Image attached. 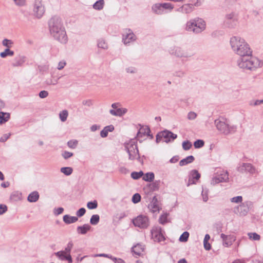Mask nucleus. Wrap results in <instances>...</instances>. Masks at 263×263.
I'll return each mask as SVG.
<instances>
[{"mask_svg": "<svg viewBox=\"0 0 263 263\" xmlns=\"http://www.w3.org/2000/svg\"><path fill=\"white\" fill-rule=\"evenodd\" d=\"M230 44L233 52L241 57L237 61L240 68L254 70L262 65L260 60L252 56V51L244 39L239 36H232L230 38Z\"/></svg>", "mask_w": 263, "mask_h": 263, "instance_id": "f257e3e1", "label": "nucleus"}, {"mask_svg": "<svg viewBox=\"0 0 263 263\" xmlns=\"http://www.w3.org/2000/svg\"><path fill=\"white\" fill-rule=\"evenodd\" d=\"M49 28L51 35L59 42L65 44L67 36L63 25L62 19L57 16L52 17L49 22Z\"/></svg>", "mask_w": 263, "mask_h": 263, "instance_id": "f03ea898", "label": "nucleus"}, {"mask_svg": "<svg viewBox=\"0 0 263 263\" xmlns=\"http://www.w3.org/2000/svg\"><path fill=\"white\" fill-rule=\"evenodd\" d=\"M205 28V23L201 18H197L189 21L186 23V29L195 33L201 32Z\"/></svg>", "mask_w": 263, "mask_h": 263, "instance_id": "7ed1b4c3", "label": "nucleus"}, {"mask_svg": "<svg viewBox=\"0 0 263 263\" xmlns=\"http://www.w3.org/2000/svg\"><path fill=\"white\" fill-rule=\"evenodd\" d=\"M125 149L128 154V159L130 160H138L140 161V157L136 142L135 140H131L125 144Z\"/></svg>", "mask_w": 263, "mask_h": 263, "instance_id": "20e7f679", "label": "nucleus"}, {"mask_svg": "<svg viewBox=\"0 0 263 263\" xmlns=\"http://www.w3.org/2000/svg\"><path fill=\"white\" fill-rule=\"evenodd\" d=\"M215 124L217 129L222 134L226 135L235 133L237 129L236 125H230L226 121L216 120Z\"/></svg>", "mask_w": 263, "mask_h": 263, "instance_id": "39448f33", "label": "nucleus"}, {"mask_svg": "<svg viewBox=\"0 0 263 263\" xmlns=\"http://www.w3.org/2000/svg\"><path fill=\"white\" fill-rule=\"evenodd\" d=\"M238 23V14L234 12L227 14L225 16L224 24L229 28H233L235 27Z\"/></svg>", "mask_w": 263, "mask_h": 263, "instance_id": "423d86ee", "label": "nucleus"}, {"mask_svg": "<svg viewBox=\"0 0 263 263\" xmlns=\"http://www.w3.org/2000/svg\"><path fill=\"white\" fill-rule=\"evenodd\" d=\"M177 137V135L173 133L172 132L169 130H164L161 133L158 134L156 136V142L158 143L160 141V138H163L164 139V141L168 143L171 141H173Z\"/></svg>", "mask_w": 263, "mask_h": 263, "instance_id": "0eeeda50", "label": "nucleus"}, {"mask_svg": "<svg viewBox=\"0 0 263 263\" xmlns=\"http://www.w3.org/2000/svg\"><path fill=\"white\" fill-rule=\"evenodd\" d=\"M133 223L136 227L145 229L149 226V220L146 216L140 215L133 220Z\"/></svg>", "mask_w": 263, "mask_h": 263, "instance_id": "6e6552de", "label": "nucleus"}, {"mask_svg": "<svg viewBox=\"0 0 263 263\" xmlns=\"http://www.w3.org/2000/svg\"><path fill=\"white\" fill-rule=\"evenodd\" d=\"M33 12V15L37 18L42 17L45 12V8L41 0H35Z\"/></svg>", "mask_w": 263, "mask_h": 263, "instance_id": "1a4fd4ad", "label": "nucleus"}, {"mask_svg": "<svg viewBox=\"0 0 263 263\" xmlns=\"http://www.w3.org/2000/svg\"><path fill=\"white\" fill-rule=\"evenodd\" d=\"M171 53L178 57H191L195 54L192 50H184L178 47H176L171 51Z\"/></svg>", "mask_w": 263, "mask_h": 263, "instance_id": "9d476101", "label": "nucleus"}, {"mask_svg": "<svg viewBox=\"0 0 263 263\" xmlns=\"http://www.w3.org/2000/svg\"><path fill=\"white\" fill-rule=\"evenodd\" d=\"M152 238L157 242H161L165 240V237L161 228L159 227H154L151 230Z\"/></svg>", "mask_w": 263, "mask_h": 263, "instance_id": "9b49d317", "label": "nucleus"}, {"mask_svg": "<svg viewBox=\"0 0 263 263\" xmlns=\"http://www.w3.org/2000/svg\"><path fill=\"white\" fill-rule=\"evenodd\" d=\"M229 179L227 172L222 171L215 176L211 180V184L215 185L220 182H227Z\"/></svg>", "mask_w": 263, "mask_h": 263, "instance_id": "f8f14e48", "label": "nucleus"}, {"mask_svg": "<svg viewBox=\"0 0 263 263\" xmlns=\"http://www.w3.org/2000/svg\"><path fill=\"white\" fill-rule=\"evenodd\" d=\"M237 171L241 173H249L253 174L255 172V168L251 163H242L238 166Z\"/></svg>", "mask_w": 263, "mask_h": 263, "instance_id": "ddd939ff", "label": "nucleus"}, {"mask_svg": "<svg viewBox=\"0 0 263 263\" xmlns=\"http://www.w3.org/2000/svg\"><path fill=\"white\" fill-rule=\"evenodd\" d=\"M123 41L125 44L129 43L136 40V37L130 29H126L125 34H123Z\"/></svg>", "mask_w": 263, "mask_h": 263, "instance_id": "4468645a", "label": "nucleus"}, {"mask_svg": "<svg viewBox=\"0 0 263 263\" xmlns=\"http://www.w3.org/2000/svg\"><path fill=\"white\" fill-rule=\"evenodd\" d=\"M248 203V202L242 203L237 206L234 210L235 212L238 213L239 215L241 216L246 215L249 211V208Z\"/></svg>", "mask_w": 263, "mask_h": 263, "instance_id": "2eb2a0df", "label": "nucleus"}, {"mask_svg": "<svg viewBox=\"0 0 263 263\" xmlns=\"http://www.w3.org/2000/svg\"><path fill=\"white\" fill-rule=\"evenodd\" d=\"M55 255L61 260H67L68 263L72 262V259L70 254H67L63 251H60L55 253Z\"/></svg>", "mask_w": 263, "mask_h": 263, "instance_id": "dca6fc26", "label": "nucleus"}, {"mask_svg": "<svg viewBox=\"0 0 263 263\" xmlns=\"http://www.w3.org/2000/svg\"><path fill=\"white\" fill-rule=\"evenodd\" d=\"M200 174L198 173V172L197 170H192L190 173V177L189 179L187 186H189L191 184H195L196 182L194 180V179L197 180L200 178Z\"/></svg>", "mask_w": 263, "mask_h": 263, "instance_id": "f3484780", "label": "nucleus"}, {"mask_svg": "<svg viewBox=\"0 0 263 263\" xmlns=\"http://www.w3.org/2000/svg\"><path fill=\"white\" fill-rule=\"evenodd\" d=\"M148 208L153 213L159 212L160 210V206L158 204V199L156 196H154L151 203L148 205Z\"/></svg>", "mask_w": 263, "mask_h": 263, "instance_id": "a211bd4d", "label": "nucleus"}, {"mask_svg": "<svg viewBox=\"0 0 263 263\" xmlns=\"http://www.w3.org/2000/svg\"><path fill=\"white\" fill-rule=\"evenodd\" d=\"M127 111V109L126 108H117L116 110L110 109L109 110V112L111 115L115 116H119L121 117L126 114Z\"/></svg>", "mask_w": 263, "mask_h": 263, "instance_id": "6ab92c4d", "label": "nucleus"}, {"mask_svg": "<svg viewBox=\"0 0 263 263\" xmlns=\"http://www.w3.org/2000/svg\"><path fill=\"white\" fill-rule=\"evenodd\" d=\"M91 229V227L88 224H85L82 226H79L77 228V232L79 234L84 235L89 231Z\"/></svg>", "mask_w": 263, "mask_h": 263, "instance_id": "aec40b11", "label": "nucleus"}, {"mask_svg": "<svg viewBox=\"0 0 263 263\" xmlns=\"http://www.w3.org/2000/svg\"><path fill=\"white\" fill-rule=\"evenodd\" d=\"M133 253L138 256H140L143 254L144 248L141 244H137L134 246L132 248Z\"/></svg>", "mask_w": 263, "mask_h": 263, "instance_id": "412c9836", "label": "nucleus"}, {"mask_svg": "<svg viewBox=\"0 0 263 263\" xmlns=\"http://www.w3.org/2000/svg\"><path fill=\"white\" fill-rule=\"evenodd\" d=\"M152 9L153 12L157 14H161L164 12L161 3L154 4Z\"/></svg>", "mask_w": 263, "mask_h": 263, "instance_id": "4be33fe9", "label": "nucleus"}, {"mask_svg": "<svg viewBox=\"0 0 263 263\" xmlns=\"http://www.w3.org/2000/svg\"><path fill=\"white\" fill-rule=\"evenodd\" d=\"M78 220L77 217L65 215L63 216V221L66 224L74 223Z\"/></svg>", "mask_w": 263, "mask_h": 263, "instance_id": "5701e85b", "label": "nucleus"}, {"mask_svg": "<svg viewBox=\"0 0 263 263\" xmlns=\"http://www.w3.org/2000/svg\"><path fill=\"white\" fill-rule=\"evenodd\" d=\"M25 62V57L24 56H19L16 57L12 63V66L17 67L22 66Z\"/></svg>", "mask_w": 263, "mask_h": 263, "instance_id": "b1692460", "label": "nucleus"}, {"mask_svg": "<svg viewBox=\"0 0 263 263\" xmlns=\"http://www.w3.org/2000/svg\"><path fill=\"white\" fill-rule=\"evenodd\" d=\"M220 236H221V238L222 239L223 244L226 247H228V246L231 245L232 244V242L235 240V239L234 238H232L231 240H230L229 241H227V239L231 238V235H226L225 234L222 233L221 234Z\"/></svg>", "mask_w": 263, "mask_h": 263, "instance_id": "393cba45", "label": "nucleus"}, {"mask_svg": "<svg viewBox=\"0 0 263 263\" xmlns=\"http://www.w3.org/2000/svg\"><path fill=\"white\" fill-rule=\"evenodd\" d=\"M150 133V129L148 127H141L137 134V138H140L143 136H148Z\"/></svg>", "mask_w": 263, "mask_h": 263, "instance_id": "a878e982", "label": "nucleus"}, {"mask_svg": "<svg viewBox=\"0 0 263 263\" xmlns=\"http://www.w3.org/2000/svg\"><path fill=\"white\" fill-rule=\"evenodd\" d=\"M194 159H195V158H194V156H191V155L189 156L186 157L185 158L182 159L179 162V165L181 166L185 165L187 164L191 163L192 162H193Z\"/></svg>", "mask_w": 263, "mask_h": 263, "instance_id": "bb28decb", "label": "nucleus"}, {"mask_svg": "<svg viewBox=\"0 0 263 263\" xmlns=\"http://www.w3.org/2000/svg\"><path fill=\"white\" fill-rule=\"evenodd\" d=\"M39 198V194L37 192L34 191L31 193L28 196V200L30 202H34Z\"/></svg>", "mask_w": 263, "mask_h": 263, "instance_id": "cd10ccee", "label": "nucleus"}, {"mask_svg": "<svg viewBox=\"0 0 263 263\" xmlns=\"http://www.w3.org/2000/svg\"><path fill=\"white\" fill-rule=\"evenodd\" d=\"M10 114L0 112V124L6 122L10 119Z\"/></svg>", "mask_w": 263, "mask_h": 263, "instance_id": "c85d7f7f", "label": "nucleus"}, {"mask_svg": "<svg viewBox=\"0 0 263 263\" xmlns=\"http://www.w3.org/2000/svg\"><path fill=\"white\" fill-rule=\"evenodd\" d=\"M155 178L154 174L153 172H149L146 173L143 177V179L145 181L152 182L154 180Z\"/></svg>", "mask_w": 263, "mask_h": 263, "instance_id": "c756f323", "label": "nucleus"}, {"mask_svg": "<svg viewBox=\"0 0 263 263\" xmlns=\"http://www.w3.org/2000/svg\"><path fill=\"white\" fill-rule=\"evenodd\" d=\"M210 239V235L209 234H206L203 240L204 248L206 250H210L211 248V245L208 242Z\"/></svg>", "mask_w": 263, "mask_h": 263, "instance_id": "7c9ffc66", "label": "nucleus"}, {"mask_svg": "<svg viewBox=\"0 0 263 263\" xmlns=\"http://www.w3.org/2000/svg\"><path fill=\"white\" fill-rule=\"evenodd\" d=\"M104 5V0L97 1L93 5V8L96 10H100L103 9Z\"/></svg>", "mask_w": 263, "mask_h": 263, "instance_id": "2f4dec72", "label": "nucleus"}, {"mask_svg": "<svg viewBox=\"0 0 263 263\" xmlns=\"http://www.w3.org/2000/svg\"><path fill=\"white\" fill-rule=\"evenodd\" d=\"M68 116V112L67 110H63L59 114V118L61 121L63 122L66 121Z\"/></svg>", "mask_w": 263, "mask_h": 263, "instance_id": "473e14b6", "label": "nucleus"}, {"mask_svg": "<svg viewBox=\"0 0 263 263\" xmlns=\"http://www.w3.org/2000/svg\"><path fill=\"white\" fill-rule=\"evenodd\" d=\"M14 54V52L11 50H10L9 48L6 49L4 51L0 53V56L3 58H5L7 56H12Z\"/></svg>", "mask_w": 263, "mask_h": 263, "instance_id": "72a5a7b5", "label": "nucleus"}, {"mask_svg": "<svg viewBox=\"0 0 263 263\" xmlns=\"http://www.w3.org/2000/svg\"><path fill=\"white\" fill-rule=\"evenodd\" d=\"M60 171L65 175L69 176L72 174L73 170L70 167H63L61 168Z\"/></svg>", "mask_w": 263, "mask_h": 263, "instance_id": "f704fd0d", "label": "nucleus"}, {"mask_svg": "<svg viewBox=\"0 0 263 263\" xmlns=\"http://www.w3.org/2000/svg\"><path fill=\"white\" fill-rule=\"evenodd\" d=\"M99 220L100 216L99 215H93L90 219V222L92 225H96L99 223Z\"/></svg>", "mask_w": 263, "mask_h": 263, "instance_id": "c9c22d12", "label": "nucleus"}, {"mask_svg": "<svg viewBox=\"0 0 263 263\" xmlns=\"http://www.w3.org/2000/svg\"><path fill=\"white\" fill-rule=\"evenodd\" d=\"M192 146V143L188 140L184 141L182 142V148L184 151L189 150Z\"/></svg>", "mask_w": 263, "mask_h": 263, "instance_id": "e433bc0d", "label": "nucleus"}, {"mask_svg": "<svg viewBox=\"0 0 263 263\" xmlns=\"http://www.w3.org/2000/svg\"><path fill=\"white\" fill-rule=\"evenodd\" d=\"M248 235L249 238L253 240H259L260 238V236L256 233H249Z\"/></svg>", "mask_w": 263, "mask_h": 263, "instance_id": "4c0bfd02", "label": "nucleus"}, {"mask_svg": "<svg viewBox=\"0 0 263 263\" xmlns=\"http://www.w3.org/2000/svg\"><path fill=\"white\" fill-rule=\"evenodd\" d=\"M143 175V173L142 171H140L139 172H134L131 174V177L134 179H138L140 177H141Z\"/></svg>", "mask_w": 263, "mask_h": 263, "instance_id": "58836bf2", "label": "nucleus"}, {"mask_svg": "<svg viewBox=\"0 0 263 263\" xmlns=\"http://www.w3.org/2000/svg\"><path fill=\"white\" fill-rule=\"evenodd\" d=\"M98 206V203L96 200L89 201L87 203V207L90 210L95 209Z\"/></svg>", "mask_w": 263, "mask_h": 263, "instance_id": "ea45409f", "label": "nucleus"}, {"mask_svg": "<svg viewBox=\"0 0 263 263\" xmlns=\"http://www.w3.org/2000/svg\"><path fill=\"white\" fill-rule=\"evenodd\" d=\"M98 46L99 48H101L104 49H107L108 48L107 43L103 39H100L98 41Z\"/></svg>", "mask_w": 263, "mask_h": 263, "instance_id": "a19ab883", "label": "nucleus"}, {"mask_svg": "<svg viewBox=\"0 0 263 263\" xmlns=\"http://www.w3.org/2000/svg\"><path fill=\"white\" fill-rule=\"evenodd\" d=\"M189 237V233L187 232H183L180 236L179 240L181 242H186Z\"/></svg>", "mask_w": 263, "mask_h": 263, "instance_id": "79ce46f5", "label": "nucleus"}, {"mask_svg": "<svg viewBox=\"0 0 263 263\" xmlns=\"http://www.w3.org/2000/svg\"><path fill=\"white\" fill-rule=\"evenodd\" d=\"M204 142L202 140H197L194 143V146L195 148H199L203 146Z\"/></svg>", "mask_w": 263, "mask_h": 263, "instance_id": "37998d69", "label": "nucleus"}, {"mask_svg": "<svg viewBox=\"0 0 263 263\" xmlns=\"http://www.w3.org/2000/svg\"><path fill=\"white\" fill-rule=\"evenodd\" d=\"M163 11L164 10H171L173 9L174 6L170 3H161Z\"/></svg>", "mask_w": 263, "mask_h": 263, "instance_id": "c03bdc74", "label": "nucleus"}, {"mask_svg": "<svg viewBox=\"0 0 263 263\" xmlns=\"http://www.w3.org/2000/svg\"><path fill=\"white\" fill-rule=\"evenodd\" d=\"M78 143V142L76 140H70L67 142V145L69 148L74 149L77 147Z\"/></svg>", "mask_w": 263, "mask_h": 263, "instance_id": "a18cd8bd", "label": "nucleus"}, {"mask_svg": "<svg viewBox=\"0 0 263 263\" xmlns=\"http://www.w3.org/2000/svg\"><path fill=\"white\" fill-rule=\"evenodd\" d=\"M141 200V196L138 193L135 194L132 197V201L134 203H137Z\"/></svg>", "mask_w": 263, "mask_h": 263, "instance_id": "49530a36", "label": "nucleus"}, {"mask_svg": "<svg viewBox=\"0 0 263 263\" xmlns=\"http://www.w3.org/2000/svg\"><path fill=\"white\" fill-rule=\"evenodd\" d=\"M261 104H263V99L262 100H252L249 102V105L250 106H257Z\"/></svg>", "mask_w": 263, "mask_h": 263, "instance_id": "de8ad7c7", "label": "nucleus"}, {"mask_svg": "<svg viewBox=\"0 0 263 263\" xmlns=\"http://www.w3.org/2000/svg\"><path fill=\"white\" fill-rule=\"evenodd\" d=\"M58 83V79H52L51 78L48 79L46 81V83L48 85H55Z\"/></svg>", "mask_w": 263, "mask_h": 263, "instance_id": "09e8293b", "label": "nucleus"}, {"mask_svg": "<svg viewBox=\"0 0 263 263\" xmlns=\"http://www.w3.org/2000/svg\"><path fill=\"white\" fill-rule=\"evenodd\" d=\"M242 200V197L241 196H238L236 197H233L231 199V201L232 202L238 203L241 202Z\"/></svg>", "mask_w": 263, "mask_h": 263, "instance_id": "8fccbe9b", "label": "nucleus"}, {"mask_svg": "<svg viewBox=\"0 0 263 263\" xmlns=\"http://www.w3.org/2000/svg\"><path fill=\"white\" fill-rule=\"evenodd\" d=\"M182 11L186 13H190L192 11V7L190 5H185L182 7Z\"/></svg>", "mask_w": 263, "mask_h": 263, "instance_id": "3c124183", "label": "nucleus"}, {"mask_svg": "<svg viewBox=\"0 0 263 263\" xmlns=\"http://www.w3.org/2000/svg\"><path fill=\"white\" fill-rule=\"evenodd\" d=\"M12 44H13V42L11 40H8V39H4L3 41V45L4 46L7 47L8 48L11 47Z\"/></svg>", "mask_w": 263, "mask_h": 263, "instance_id": "603ef678", "label": "nucleus"}, {"mask_svg": "<svg viewBox=\"0 0 263 263\" xmlns=\"http://www.w3.org/2000/svg\"><path fill=\"white\" fill-rule=\"evenodd\" d=\"M85 209L84 208H81L78 211H77L76 215L78 217H81L85 214Z\"/></svg>", "mask_w": 263, "mask_h": 263, "instance_id": "864d4df0", "label": "nucleus"}, {"mask_svg": "<svg viewBox=\"0 0 263 263\" xmlns=\"http://www.w3.org/2000/svg\"><path fill=\"white\" fill-rule=\"evenodd\" d=\"M125 70L127 73H135L137 71V69L135 67H132V66L127 67L125 69Z\"/></svg>", "mask_w": 263, "mask_h": 263, "instance_id": "5fc2aeb1", "label": "nucleus"}, {"mask_svg": "<svg viewBox=\"0 0 263 263\" xmlns=\"http://www.w3.org/2000/svg\"><path fill=\"white\" fill-rule=\"evenodd\" d=\"M82 104L86 106H91L93 105V101L91 100H84L82 101Z\"/></svg>", "mask_w": 263, "mask_h": 263, "instance_id": "6e6d98bb", "label": "nucleus"}, {"mask_svg": "<svg viewBox=\"0 0 263 263\" xmlns=\"http://www.w3.org/2000/svg\"><path fill=\"white\" fill-rule=\"evenodd\" d=\"M62 155L65 159H67L73 156V153L65 151L62 153Z\"/></svg>", "mask_w": 263, "mask_h": 263, "instance_id": "4d7b16f0", "label": "nucleus"}, {"mask_svg": "<svg viewBox=\"0 0 263 263\" xmlns=\"http://www.w3.org/2000/svg\"><path fill=\"white\" fill-rule=\"evenodd\" d=\"M197 117V114L193 111H190L187 114V119L192 120H194Z\"/></svg>", "mask_w": 263, "mask_h": 263, "instance_id": "13d9d810", "label": "nucleus"}, {"mask_svg": "<svg viewBox=\"0 0 263 263\" xmlns=\"http://www.w3.org/2000/svg\"><path fill=\"white\" fill-rule=\"evenodd\" d=\"M7 211V206L5 204H0V215H3Z\"/></svg>", "mask_w": 263, "mask_h": 263, "instance_id": "bf43d9fd", "label": "nucleus"}, {"mask_svg": "<svg viewBox=\"0 0 263 263\" xmlns=\"http://www.w3.org/2000/svg\"><path fill=\"white\" fill-rule=\"evenodd\" d=\"M48 96V92L46 90H42L39 93V97L41 98H45Z\"/></svg>", "mask_w": 263, "mask_h": 263, "instance_id": "052dcab7", "label": "nucleus"}, {"mask_svg": "<svg viewBox=\"0 0 263 263\" xmlns=\"http://www.w3.org/2000/svg\"><path fill=\"white\" fill-rule=\"evenodd\" d=\"M167 220V215H161L159 219V222L161 224H164L166 222Z\"/></svg>", "mask_w": 263, "mask_h": 263, "instance_id": "680f3d73", "label": "nucleus"}, {"mask_svg": "<svg viewBox=\"0 0 263 263\" xmlns=\"http://www.w3.org/2000/svg\"><path fill=\"white\" fill-rule=\"evenodd\" d=\"M15 4L18 6H23L25 4V0H13Z\"/></svg>", "mask_w": 263, "mask_h": 263, "instance_id": "e2e57ef3", "label": "nucleus"}, {"mask_svg": "<svg viewBox=\"0 0 263 263\" xmlns=\"http://www.w3.org/2000/svg\"><path fill=\"white\" fill-rule=\"evenodd\" d=\"M64 209L63 208H58L54 210V214L55 215H59L63 213Z\"/></svg>", "mask_w": 263, "mask_h": 263, "instance_id": "0e129e2a", "label": "nucleus"}, {"mask_svg": "<svg viewBox=\"0 0 263 263\" xmlns=\"http://www.w3.org/2000/svg\"><path fill=\"white\" fill-rule=\"evenodd\" d=\"M66 64V63L65 61H60L58 63V69L59 70H62L63 68H64V67H65Z\"/></svg>", "mask_w": 263, "mask_h": 263, "instance_id": "69168bd1", "label": "nucleus"}, {"mask_svg": "<svg viewBox=\"0 0 263 263\" xmlns=\"http://www.w3.org/2000/svg\"><path fill=\"white\" fill-rule=\"evenodd\" d=\"M10 136V134H6L4 135L1 138H0V142H5Z\"/></svg>", "mask_w": 263, "mask_h": 263, "instance_id": "338daca9", "label": "nucleus"}, {"mask_svg": "<svg viewBox=\"0 0 263 263\" xmlns=\"http://www.w3.org/2000/svg\"><path fill=\"white\" fill-rule=\"evenodd\" d=\"M179 159V157L178 156H175L172 157L170 160V162L172 163H175L177 162Z\"/></svg>", "mask_w": 263, "mask_h": 263, "instance_id": "774afa93", "label": "nucleus"}]
</instances>
